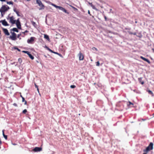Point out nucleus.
Returning <instances> with one entry per match:
<instances>
[{
  "instance_id": "nucleus-33",
  "label": "nucleus",
  "mask_w": 154,
  "mask_h": 154,
  "mask_svg": "<svg viewBox=\"0 0 154 154\" xmlns=\"http://www.w3.org/2000/svg\"><path fill=\"white\" fill-rule=\"evenodd\" d=\"M23 52L25 53L26 54H27L28 53H29V51H23Z\"/></svg>"
},
{
  "instance_id": "nucleus-58",
  "label": "nucleus",
  "mask_w": 154,
  "mask_h": 154,
  "mask_svg": "<svg viewBox=\"0 0 154 154\" xmlns=\"http://www.w3.org/2000/svg\"><path fill=\"white\" fill-rule=\"evenodd\" d=\"M30 0H27V1H30Z\"/></svg>"
},
{
  "instance_id": "nucleus-5",
  "label": "nucleus",
  "mask_w": 154,
  "mask_h": 154,
  "mask_svg": "<svg viewBox=\"0 0 154 154\" xmlns=\"http://www.w3.org/2000/svg\"><path fill=\"white\" fill-rule=\"evenodd\" d=\"M11 36L10 38L13 40H15L17 39L16 34L14 32H11Z\"/></svg>"
},
{
  "instance_id": "nucleus-49",
  "label": "nucleus",
  "mask_w": 154,
  "mask_h": 154,
  "mask_svg": "<svg viewBox=\"0 0 154 154\" xmlns=\"http://www.w3.org/2000/svg\"><path fill=\"white\" fill-rule=\"evenodd\" d=\"M47 49L49 51V50L50 48H48L47 47Z\"/></svg>"
},
{
  "instance_id": "nucleus-2",
  "label": "nucleus",
  "mask_w": 154,
  "mask_h": 154,
  "mask_svg": "<svg viewBox=\"0 0 154 154\" xmlns=\"http://www.w3.org/2000/svg\"><path fill=\"white\" fill-rule=\"evenodd\" d=\"M9 9V7L7 6H6L5 5L2 6L1 9H0V12L2 13L3 12H4L7 11L8 9Z\"/></svg>"
},
{
  "instance_id": "nucleus-9",
  "label": "nucleus",
  "mask_w": 154,
  "mask_h": 154,
  "mask_svg": "<svg viewBox=\"0 0 154 154\" xmlns=\"http://www.w3.org/2000/svg\"><path fill=\"white\" fill-rule=\"evenodd\" d=\"M42 149L41 147H36L33 149V151L35 152H40L42 151Z\"/></svg>"
},
{
  "instance_id": "nucleus-11",
  "label": "nucleus",
  "mask_w": 154,
  "mask_h": 154,
  "mask_svg": "<svg viewBox=\"0 0 154 154\" xmlns=\"http://www.w3.org/2000/svg\"><path fill=\"white\" fill-rule=\"evenodd\" d=\"M140 58L142 59L143 60L147 62L148 63H149V64L150 63V62L148 59H147L142 56L140 57Z\"/></svg>"
},
{
  "instance_id": "nucleus-27",
  "label": "nucleus",
  "mask_w": 154,
  "mask_h": 154,
  "mask_svg": "<svg viewBox=\"0 0 154 154\" xmlns=\"http://www.w3.org/2000/svg\"><path fill=\"white\" fill-rule=\"evenodd\" d=\"M96 65L97 66H100V63L99 61H97L96 62Z\"/></svg>"
},
{
  "instance_id": "nucleus-28",
  "label": "nucleus",
  "mask_w": 154,
  "mask_h": 154,
  "mask_svg": "<svg viewBox=\"0 0 154 154\" xmlns=\"http://www.w3.org/2000/svg\"><path fill=\"white\" fill-rule=\"evenodd\" d=\"M70 87L72 88H74L76 87V86L75 85H71Z\"/></svg>"
},
{
  "instance_id": "nucleus-3",
  "label": "nucleus",
  "mask_w": 154,
  "mask_h": 154,
  "mask_svg": "<svg viewBox=\"0 0 154 154\" xmlns=\"http://www.w3.org/2000/svg\"><path fill=\"white\" fill-rule=\"evenodd\" d=\"M36 3L40 7V8H39V10L43 9L44 8L45 6L40 0H36Z\"/></svg>"
},
{
  "instance_id": "nucleus-22",
  "label": "nucleus",
  "mask_w": 154,
  "mask_h": 154,
  "mask_svg": "<svg viewBox=\"0 0 154 154\" xmlns=\"http://www.w3.org/2000/svg\"><path fill=\"white\" fill-rule=\"evenodd\" d=\"M131 105L133 106L134 105V104H133V103H132L130 101H129L128 102V103H127V105L128 106H130Z\"/></svg>"
},
{
  "instance_id": "nucleus-12",
  "label": "nucleus",
  "mask_w": 154,
  "mask_h": 154,
  "mask_svg": "<svg viewBox=\"0 0 154 154\" xmlns=\"http://www.w3.org/2000/svg\"><path fill=\"white\" fill-rule=\"evenodd\" d=\"M2 23L3 25L5 26H8L9 24L8 23L7 21L5 20H4L2 21Z\"/></svg>"
},
{
  "instance_id": "nucleus-7",
  "label": "nucleus",
  "mask_w": 154,
  "mask_h": 154,
  "mask_svg": "<svg viewBox=\"0 0 154 154\" xmlns=\"http://www.w3.org/2000/svg\"><path fill=\"white\" fill-rule=\"evenodd\" d=\"M16 24L17 28L19 29H21V26L20 22L19 19H18L16 21Z\"/></svg>"
},
{
  "instance_id": "nucleus-55",
  "label": "nucleus",
  "mask_w": 154,
  "mask_h": 154,
  "mask_svg": "<svg viewBox=\"0 0 154 154\" xmlns=\"http://www.w3.org/2000/svg\"><path fill=\"white\" fill-rule=\"evenodd\" d=\"M17 50H18V51H20V49H18V48H17Z\"/></svg>"
},
{
  "instance_id": "nucleus-48",
  "label": "nucleus",
  "mask_w": 154,
  "mask_h": 154,
  "mask_svg": "<svg viewBox=\"0 0 154 154\" xmlns=\"http://www.w3.org/2000/svg\"><path fill=\"white\" fill-rule=\"evenodd\" d=\"M12 144H13V145H16L17 144H16V143H12Z\"/></svg>"
},
{
  "instance_id": "nucleus-18",
  "label": "nucleus",
  "mask_w": 154,
  "mask_h": 154,
  "mask_svg": "<svg viewBox=\"0 0 154 154\" xmlns=\"http://www.w3.org/2000/svg\"><path fill=\"white\" fill-rule=\"evenodd\" d=\"M4 130H2V134H3V137H4L6 139V140H7V135H5L4 134Z\"/></svg>"
},
{
  "instance_id": "nucleus-16",
  "label": "nucleus",
  "mask_w": 154,
  "mask_h": 154,
  "mask_svg": "<svg viewBox=\"0 0 154 154\" xmlns=\"http://www.w3.org/2000/svg\"><path fill=\"white\" fill-rule=\"evenodd\" d=\"M147 91L148 93L152 95V96H154V94L150 90H147Z\"/></svg>"
},
{
  "instance_id": "nucleus-10",
  "label": "nucleus",
  "mask_w": 154,
  "mask_h": 154,
  "mask_svg": "<svg viewBox=\"0 0 154 154\" xmlns=\"http://www.w3.org/2000/svg\"><path fill=\"white\" fill-rule=\"evenodd\" d=\"M2 30L5 35H9V33L8 32V31L7 29L5 28H3Z\"/></svg>"
},
{
  "instance_id": "nucleus-1",
  "label": "nucleus",
  "mask_w": 154,
  "mask_h": 154,
  "mask_svg": "<svg viewBox=\"0 0 154 154\" xmlns=\"http://www.w3.org/2000/svg\"><path fill=\"white\" fill-rule=\"evenodd\" d=\"M153 143L151 142L145 149L143 150V151L144 152H147L150 150H152L153 149Z\"/></svg>"
},
{
  "instance_id": "nucleus-4",
  "label": "nucleus",
  "mask_w": 154,
  "mask_h": 154,
  "mask_svg": "<svg viewBox=\"0 0 154 154\" xmlns=\"http://www.w3.org/2000/svg\"><path fill=\"white\" fill-rule=\"evenodd\" d=\"M35 38L34 37H31L29 39H28L27 40V42L28 43L32 44L34 41Z\"/></svg>"
},
{
  "instance_id": "nucleus-56",
  "label": "nucleus",
  "mask_w": 154,
  "mask_h": 154,
  "mask_svg": "<svg viewBox=\"0 0 154 154\" xmlns=\"http://www.w3.org/2000/svg\"><path fill=\"white\" fill-rule=\"evenodd\" d=\"M135 23H137V21H135Z\"/></svg>"
},
{
  "instance_id": "nucleus-32",
  "label": "nucleus",
  "mask_w": 154,
  "mask_h": 154,
  "mask_svg": "<svg viewBox=\"0 0 154 154\" xmlns=\"http://www.w3.org/2000/svg\"><path fill=\"white\" fill-rule=\"evenodd\" d=\"M15 13L17 14L18 16H20V15L19 14V12L18 11H17Z\"/></svg>"
},
{
  "instance_id": "nucleus-34",
  "label": "nucleus",
  "mask_w": 154,
  "mask_h": 154,
  "mask_svg": "<svg viewBox=\"0 0 154 154\" xmlns=\"http://www.w3.org/2000/svg\"><path fill=\"white\" fill-rule=\"evenodd\" d=\"M26 100H25V99L24 98V97H22V102H24V101H25Z\"/></svg>"
},
{
  "instance_id": "nucleus-46",
  "label": "nucleus",
  "mask_w": 154,
  "mask_h": 154,
  "mask_svg": "<svg viewBox=\"0 0 154 154\" xmlns=\"http://www.w3.org/2000/svg\"><path fill=\"white\" fill-rule=\"evenodd\" d=\"M152 50L153 51V52L154 53V48H152Z\"/></svg>"
},
{
  "instance_id": "nucleus-39",
  "label": "nucleus",
  "mask_w": 154,
  "mask_h": 154,
  "mask_svg": "<svg viewBox=\"0 0 154 154\" xmlns=\"http://www.w3.org/2000/svg\"><path fill=\"white\" fill-rule=\"evenodd\" d=\"M13 105L15 106H17V104L16 103H14Z\"/></svg>"
},
{
  "instance_id": "nucleus-37",
  "label": "nucleus",
  "mask_w": 154,
  "mask_h": 154,
  "mask_svg": "<svg viewBox=\"0 0 154 154\" xmlns=\"http://www.w3.org/2000/svg\"><path fill=\"white\" fill-rule=\"evenodd\" d=\"M35 85L36 88H38V86L35 83Z\"/></svg>"
},
{
  "instance_id": "nucleus-23",
  "label": "nucleus",
  "mask_w": 154,
  "mask_h": 154,
  "mask_svg": "<svg viewBox=\"0 0 154 154\" xmlns=\"http://www.w3.org/2000/svg\"><path fill=\"white\" fill-rule=\"evenodd\" d=\"M7 3L8 4H9V5H10V4L13 5V2H11V1L7 2Z\"/></svg>"
},
{
  "instance_id": "nucleus-31",
  "label": "nucleus",
  "mask_w": 154,
  "mask_h": 154,
  "mask_svg": "<svg viewBox=\"0 0 154 154\" xmlns=\"http://www.w3.org/2000/svg\"><path fill=\"white\" fill-rule=\"evenodd\" d=\"M128 32L130 34H131V35H132V34H134V35H136V33H133L132 32Z\"/></svg>"
},
{
  "instance_id": "nucleus-50",
  "label": "nucleus",
  "mask_w": 154,
  "mask_h": 154,
  "mask_svg": "<svg viewBox=\"0 0 154 154\" xmlns=\"http://www.w3.org/2000/svg\"><path fill=\"white\" fill-rule=\"evenodd\" d=\"M72 8H73L74 9H76V10H77V8H75V7H72Z\"/></svg>"
},
{
  "instance_id": "nucleus-15",
  "label": "nucleus",
  "mask_w": 154,
  "mask_h": 154,
  "mask_svg": "<svg viewBox=\"0 0 154 154\" xmlns=\"http://www.w3.org/2000/svg\"><path fill=\"white\" fill-rule=\"evenodd\" d=\"M29 57L32 60H33L34 59V57L30 54V53L29 52V53L27 54Z\"/></svg>"
},
{
  "instance_id": "nucleus-14",
  "label": "nucleus",
  "mask_w": 154,
  "mask_h": 154,
  "mask_svg": "<svg viewBox=\"0 0 154 154\" xmlns=\"http://www.w3.org/2000/svg\"><path fill=\"white\" fill-rule=\"evenodd\" d=\"M60 10H62V11L64 12H65L66 13H67V14H69V13L67 11V10H66L65 9H64V8H63L62 7H61Z\"/></svg>"
},
{
  "instance_id": "nucleus-40",
  "label": "nucleus",
  "mask_w": 154,
  "mask_h": 154,
  "mask_svg": "<svg viewBox=\"0 0 154 154\" xmlns=\"http://www.w3.org/2000/svg\"><path fill=\"white\" fill-rule=\"evenodd\" d=\"M20 35H21V34H18V35H17V37L18 38H19L20 36Z\"/></svg>"
},
{
  "instance_id": "nucleus-53",
  "label": "nucleus",
  "mask_w": 154,
  "mask_h": 154,
  "mask_svg": "<svg viewBox=\"0 0 154 154\" xmlns=\"http://www.w3.org/2000/svg\"><path fill=\"white\" fill-rule=\"evenodd\" d=\"M44 57H47V56H46V55H44Z\"/></svg>"
},
{
  "instance_id": "nucleus-8",
  "label": "nucleus",
  "mask_w": 154,
  "mask_h": 154,
  "mask_svg": "<svg viewBox=\"0 0 154 154\" xmlns=\"http://www.w3.org/2000/svg\"><path fill=\"white\" fill-rule=\"evenodd\" d=\"M10 20L9 22L12 24H14L16 23V20H14V18L13 16H12L9 18Z\"/></svg>"
},
{
  "instance_id": "nucleus-45",
  "label": "nucleus",
  "mask_w": 154,
  "mask_h": 154,
  "mask_svg": "<svg viewBox=\"0 0 154 154\" xmlns=\"http://www.w3.org/2000/svg\"><path fill=\"white\" fill-rule=\"evenodd\" d=\"M0 1L2 2H5L6 1V0H0Z\"/></svg>"
},
{
  "instance_id": "nucleus-13",
  "label": "nucleus",
  "mask_w": 154,
  "mask_h": 154,
  "mask_svg": "<svg viewBox=\"0 0 154 154\" xmlns=\"http://www.w3.org/2000/svg\"><path fill=\"white\" fill-rule=\"evenodd\" d=\"M142 78L140 77L138 79V80L140 83L141 84L143 85L144 84V82L142 80Z\"/></svg>"
},
{
  "instance_id": "nucleus-30",
  "label": "nucleus",
  "mask_w": 154,
  "mask_h": 154,
  "mask_svg": "<svg viewBox=\"0 0 154 154\" xmlns=\"http://www.w3.org/2000/svg\"><path fill=\"white\" fill-rule=\"evenodd\" d=\"M92 49L93 50H95L97 51H98L97 49L95 47H93L92 48Z\"/></svg>"
},
{
  "instance_id": "nucleus-25",
  "label": "nucleus",
  "mask_w": 154,
  "mask_h": 154,
  "mask_svg": "<svg viewBox=\"0 0 154 154\" xmlns=\"http://www.w3.org/2000/svg\"><path fill=\"white\" fill-rule=\"evenodd\" d=\"M27 112L26 109H24L22 112L23 113L26 114Z\"/></svg>"
},
{
  "instance_id": "nucleus-44",
  "label": "nucleus",
  "mask_w": 154,
  "mask_h": 154,
  "mask_svg": "<svg viewBox=\"0 0 154 154\" xmlns=\"http://www.w3.org/2000/svg\"><path fill=\"white\" fill-rule=\"evenodd\" d=\"M14 12H16L17 11L16 10V9H14Z\"/></svg>"
},
{
  "instance_id": "nucleus-54",
  "label": "nucleus",
  "mask_w": 154,
  "mask_h": 154,
  "mask_svg": "<svg viewBox=\"0 0 154 154\" xmlns=\"http://www.w3.org/2000/svg\"><path fill=\"white\" fill-rule=\"evenodd\" d=\"M20 97H21L22 98V97H23L22 95H20Z\"/></svg>"
},
{
  "instance_id": "nucleus-17",
  "label": "nucleus",
  "mask_w": 154,
  "mask_h": 154,
  "mask_svg": "<svg viewBox=\"0 0 154 154\" xmlns=\"http://www.w3.org/2000/svg\"><path fill=\"white\" fill-rule=\"evenodd\" d=\"M51 5L52 6H54V7H55L56 8H59V9H60L61 7L59 6H57L56 5H55L53 4H52Z\"/></svg>"
},
{
  "instance_id": "nucleus-35",
  "label": "nucleus",
  "mask_w": 154,
  "mask_h": 154,
  "mask_svg": "<svg viewBox=\"0 0 154 154\" xmlns=\"http://www.w3.org/2000/svg\"><path fill=\"white\" fill-rule=\"evenodd\" d=\"M49 51L51 52V53H54V51H53L52 50H51V49H49Z\"/></svg>"
},
{
  "instance_id": "nucleus-6",
  "label": "nucleus",
  "mask_w": 154,
  "mask_h": 154,
  "mask_svg": "<svg viewBox=\"0 0 154 154\" xmlns=\"http://www.w3.org/2000/svg\"><path fill=\"white\" fill-rule=\"evenodd\" d=\"M79 57V59L80 60H83L84 59V56L83 54L80 52L78 54Z\"/></svg>"
},
{
  "instance_id": "nucleus-51",
  "label": "nucleus",
  "mask_w": 154,
  "mask_h": 154,
  "mask_svg": "<svg viewBox=\"0 0 154 154\" xmlns=\"http://www.w3.org/2000/svg\"><path fill=\"white\" fill-rule=\"evenodd\" d=\"M90 12L89 11H88V14H90Z\"/></svg>"
},
{
  "instance_id": "nucleus-41",
  "label": "nucleus",
  "mask_w": 154,
  "mask_h": 154,
  "mask_svg": "<svg viewBox=\"0 0 154 154\" xmlns=\"http://www.w3.org/2000/svg\"><path fill=\"white\" fill-rule=\"evenodd\" d=\"M24 102H25L24 104L26 105L27 104V101L26 100H25V101H24Z\"/></svg>"
},
{
  "instance_id": "nucleus-24",
  "label": "nucleus",
  "mask_w": 154,
  "mask_h": 154,
  "mask_svg": "<svg viewBox=\"0 0 154 154\" xmlns=\"http://www.w3.org/2000/svg\"><path fill=\"white\" fill-rule=\"evenodd\" d=\"M54 53L55 54H57L59 55L60 57H62V55L61 54H59V53H58L57 52H54Z\"/></svg>"
},
{
  "instance_id": "nucleus-38",
  "label": "nucleus",
  "mask_w": 154,
  "mask_h": 154,
  "mask_svg": "<svg viewBox=\"0 0 154 154\" xmlns=\"http://www.w3.org/2000/svg\"><path fill=\"white\" fill-rule=\"evenodd\" d=\"M28 31L27 30H26L25 32H22V33L25 34L26 33L28 32Z\"/></svg>"
},
{
  "instance_id": "nucleus-47",
  "label": "nucleus",
  "mask_w": 154,
  "mask_h": 154,
  "mask_svg": "<svg viewBox=\"0 0 154 154\" xmlns=\"http://www.w3.org/2000/svg\"><path fill=\"white\" fill-rule=\"evenodd\" d=\"M105 20H106V16L105 17Z\"/></svg>"
},
{
  "instance_id": "nucleus-43",
  "label": "nucleus",
  "mask_w": 154,
  "mask_h": 154,
  "mask_svg": "<svg viewBox=\"0 0 154 154\" xmlns=\"http://www.w3.org/2000/svg\"><path fill=\"white\" fill-rule=\"evenodd\" d=\"M2 144V141L1 140V138H0V144Z\"/></svg>"
},
{
  "instance_id": "nucleus-36",
  "label": "nucleus",
  "mask_w": 154,
  "mask_h": 154,
  "mask_svg": "<svg viewBox=\"0 0 154 154\" xmlns=\"http://www.w3.org/2000/svg\"><path fill=\"white\" fill-rule=\"evenodd\" d=\"M49 51L51 52V53H54V51H53L52 50H51V49H49Z\"/></svg>"
},
{
  "instance_id": "nucleus-21",
  "label": "nucleus",
  "mask_w": 154,
  "mask_h": 154,
  "mask_svg": "<svg viewBox=\"0 0 154 154\" xmlns=\"http://www.w3.org/2000/svg\"><path fill=\"white\" fill-rule=\"evenodd\" d=\"M13 31L14 32H18V29L16 28H14L12 29Z\"/></svg>"
},
{
  "instance_id": "nucleus-42",
  "label": "nucleus",
  "mask_w": 154,
  "mask_h": 154,
  "mask_svg": "<svg viewBox=\"0 0 154 154\" xmlns=\"http://www.w3.org/2000/svg\"><path fill=\"white\" fill-rule=\"evenodd\" d=\"M89 4L91 5V6L92 5H93L92 3H90V2H89L88 3Z\"/></svg>"
},
{
  "instance_id": "nucleus-60",
  "label": "nucleus",
  "mask_w": 154,
  "mask_h": 154,
  "mask_svg": "<svg viewBox=\"0 0 154 154\" xmlns=\"http://www.w3.org/2000/svg\"><path fill=\"white\" fill-rule=\"evenodd\" d=\"M153 115H154V113H153Z\"/></svg>"
},
{
  "instance_id": "nucleus-57",
  "label": "nucleus",
  "mask_w": 154,
  "mask_h": 154,
  "mask_svg": "<svg viewBox=\"0 0 154 154\" xmlns=\"http://www.w3.org/2000/svg\"><path fill=\"white\" fill-rule=\"evenodd\" d=\"M143 154H147L146 153H143Z\"/></svg>"
},
{
  "instance_id": "nucleus-19",
  "label": "nucleus",
  "mask_w": 154,
  "mask_h": 154,
  "mask_svg": "<svg viewBox=\"0 0 154 154\" xmlns=\"http://www.w3.org/2000/svg\"><path fill=\"white\" fill-rule=\"evenodd\" d=\"M31 22L32 25L33 26L35 27L36 28L37 26V25H36V23H35L33 21H31Z\"/></svg>"
},
{
  "instance_id": "nucleus-52",
  "label": "nucleus",
  "mask_w": 154,
  "mask_h": 154,
  "mask_svg": "<svg viewBox=\"0 0 154 154\" xmlns=\"http://www.w3.org/2000/svg\"><path fill=\"white\" fill-rule=\"evenodd\" d=\"M37 90L38 92H39V89H38V88H37Z\"/></svg>"
},
{
  "instance_id": "nucleus-20",
  "label": "nucleus",
  "mask_w": 154,
  "mask_h": 154,
  "mask_svg": "<svg viewBox=\"0 0 154 154\" xmlns=\"http://www.w3.org/2000/svg\"><path fill=\"white\" fill-rule=\"evenodd\" d=\"M44 37L45 39H46L48 40H49V38L48 35L45 34Z\"/></svg>"
},
{
  "instance_id": "nucleus-26",
  "label": "nucleus",
  "mask_w": 154,
  "mask_h": 154,
  "mask_svg": "<svg viewBox=\"0 0 154 154\" xmlns=\"http://www.w3.org/2000/svg\"><path fill=\"white\" fill-rule=\"evenodd\" d=\"M18 61L20 63H21L22 62V60L20 58H19L18 59Z\"/></svg>"
},
{
  "instance_id": "nucleus-29",
  "label": "nucleus",
  "mask_w": 154,
  "mask_h": 154,
  "mask_svg": "<svg viewBox=\"0 0 154 154\" xmlns=\"http://www.w3.org/2000/svg\"><path fill=\"white\" fill-rule=\"evenodd\" d=\"M91 6L92 7V8L94 9H95L96 10V8H95V6L94 5H92Z\"/></svg>"
},
{
  "instance_id": "nucleus-59",
  "label": "nucleus",
  "mask_w": 154,
  "mask_h": 154,
  "mask_svg": "<svg viewBox=\"0 0 154 154\" xmlns=\"http://www.w3.org/2000/svg\"><path fill=\"white\" fill-rule=\"evenodd\" d=\"M14 1L15 2L16 1V0H14Z\"/></svg>"
}]
</instances>
